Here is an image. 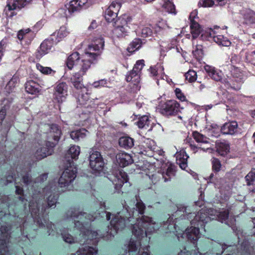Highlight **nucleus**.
I'll return each mask as SVG.
<instances>
[{
  "label": "nucleus",
  "instance_id": "f257e3e1",
  "mask_svg": "<svg viewBox=\"0 0 255 255\" xmlns=\"http://www.w3.org/2000/svg\"><path fill=\"white\" fill-rule=\"evenodd\" d=\"M121 212H118L114 215L110 221L111 229H108L104 234H101L93 230L92 222L94 221L96 217L90 214L80 212L79 209L71 207L67 211L66 214L67 219L73 220L74 228L80 232V235L85 240L84 243L92 244L97 246L100 239L108 241L114 237V234H117L120 229L125 228L127 222L131 221V217H122ZM130 216V214H129Z\"/></svg>",
  "mask_w": 255,
  "mask_h": 255
},
{
  "label": "nucleus",
  "instance_id": "f03ea898",
  "mask_svg": "<svg viewBox=\"0 0 255 255\" xmlns=\"http://www.w3.org/2000/svg\"><path fill=\"white\" fill-rule=\"evenodd\" d=\"M39 198L34 199L37 197L34 194L32 196V200L29 202V210L33 222L40 228L46 227L47 234L48 235H54L55 231L52 229L54 225L49 220V212L47 211L49 208H54L59 197V193L57 192L51 193L47 198V201L43 203V197L39 191Z\"/></svg>",
  "mask_w": 255,
  "mask_h": 255
},
{
  "label": "nucleus",
  "instance_id": "7ed1b4c3",
  "mask_svg": "<svg viewBox=\"0 0 255 255\" xmlns=\"http://www.w3.org/2000/svg\"><path fill=\"white\" fill-rule=\"evenodd\" d=\"M105 41L103 37L96 38L86 49L85 54L81 57L78 52H73L67 58L66 61L69 70L75 67L80 70L83 74L90 68L92 64L95 63L104 49Z\"/></svg>",
  "mask_w": 255,
  "mask_h": 255
},
{
  "label": "nucleus",
  "instance_id": "20e7f679",
  "mask_svg": "<svg viewBox=\"0 0 255 255\" xmlns=\"http://www.w3.org/2000/svg\"><path fill=\"white\" fill-rule=\"evenodd\" d=\"M80 153L79 146L73 145L69 149L64 163V170L58 180L60 187H66L71 183L77 176V167L73 159H77Z\"/></svg>",
  "mask_w": 255,
  "mask_h": 255
},
{
  "label": "nucleus",
  "instance_id": "39448f33",
  "mask_svg": "<svg viewBox=\"0 0 255 255\" xmlns=\"http://www.w3.org/2000/svg\"><path fill=\"white\" fill-rule=\"evenodd\" d=\"M198 214L191 222V225L194 226H191L185 230L188 240L193 244L197 243L200 238V230H203L206 233L211 227V222L214 220V218L212 220L206 213L200 212Z\"/></svg>",
  "mask_w": 255,
  "mask_h": 255
},
{
  "label": "nucleus",
  "instance_id": "423d86ee",
  "mask_svg": "<svg viewBox=\"0 0 255 255\" xmlns=\"http://www.w3.org/2000/svg\"><path fill=\"white\" fill-rule=\"evenodd\" d=\"M144 65L143 59L137 60L132 69L128 71L126 75L125 80L129 83L127 87L129 93L127 96H128V102L134 100L135 97V94H136L140 89V74Z\"/></svg>",
  "mask_w": 255,
  "mask_h": 255
},
{
  "label": "nucleus",
  "instance_id": "0eeeda50",
  "mask_svg": "<svg viewBox=\"0 0 255 255\" xmlns=\"http://www.w3.org/2000/svg\"><path fill=\"white\" fill-rule=\"evenodd\" d=\"M62 131L60 127L55 124L50 126V131L48 134L49 139H53L55 142L45 141L43 146L37 149L34 153V156L37 160H40L47 156L51 155L54 152V148L59 141Z\"/></svg>",
  "mask_w": 255,
  "mask_h": 255
},
{
  "label": "nucleus",
  "instance_id": "6e6552de",
  "mask_svg": "<svg viewBox=\"0 0 255 255\" xmlns=\"http://www.w3.org/2000/svg\"><path fill=\"white\" fill-rule=\"evenodd\" d=\"M86 87L74 92V96L76 97L79 104L87 109L85 113L93 112L99 105V99L94 96L91 95Z\"/></svg>",
  "mask_w": 255,
  "mask_h": 255
},
{
  "label": "nucleus",
  "instance_id": "1a4fd4ad",
  "mask_svg": "<svg viewBox=\"0 0 255 255\" xmlns=\"http://www.w3.org/2000/svg\"><path fill=\"white\" fill-rule=\"evenodd\" d=\"M160 113L165 116H176L183 109L180 104L176 100H170L159 105Z\"/></svg>",
  "mask_w": 255,
  "mask_h": 255
},
{
  "label": "nucleus",
  "instance_id": "9d476101",
  "mask_svg": "<svg viewBox=\"0 0 255 255\" xmlns=\"http://www.w3.org/2000/svg\"><path fill=\"white\" fill-rule=\"evenodd\" d=\"M10 226L3 225L0 227V255H8V244L11 237Z\"/></svg>",
  "mask_w": 255,
  "mask_h": 255
},
{
  "label": "nucleus",
  "instance_id": "9b49d317",
  "mask_svg": "<svg viewBox=\"0 0 255 255\" xmlns=\"http://www.w3.org/2000/svg\"><path fill=\"white\" fill-rule=\"evenodd\" d=\"M93 4L91 0H71L65 5L70 14L87 9Z\"/></svg>",
  "mask_w": 255,
  "mask_h": 255
},
{
  "label": "nucleus",
  "instance_id": "f8f14e48",
  "mask_svg": "<svg viewBox=\"0 0 255 255\" xmlns=\"http://www.w3.org/2000/svg\"><path fill=\"white\" fill-rule=\"evenodd\" d=\"M68 85L65 82H58L54 88L53 99L59 104L65 101L68 96Z\"/></svg>",
  "mask_w": 255,
  "mask_h": 255
},
{
  "label": "nucleus",
  "instance_id": "ddd939ff",
  "mask_svg": "<svg viewBox=\"0 0 255 255\" xmlns=\"http://www.w3.org/2000/svg\"><path fill=\"white\" fill-rule=\"evenodd\" d=\"M114 27L113 34L118 38L124 37L128 35L129 26L128 21L124 18H118L113 23Z\"/></svg>",
  "mask_w": 255,
  "mask_h": 255
},
{
  "label": "nucleus",
  "instance_id": "4468645a",
  "mask_svg": "<svg viewBox=\"0 0 255 255\" xmlns=\"http://www.w3.org/2000/svg\"><path fill=\"white\" fill-rule=\"evenodd\" d=\"M51 37L43 40L34 53L35 59L39 61L44 55L49 53L54 44H56Z\"/></svg>",
  "mask_w": 255,
  "mask_h": 255
},
{
  "label": "nucleus",
  "instance_id": "2eb2a0df",
  "mask_svg": "<svg viewBox=\"0 0 255 255\" xmlns=\"http://www.w3.org/2000/svg\"><path fill=\"white\" fill-rule=\"evenodd\" d=\"M91 168L96 172L102 171L104 167V161L101 153L98 151L93 152L89 156Z\"/></svg>",
  "mask_w": 255,
  "mask_h": 255
},
{
  "label": "nucleus",
  "instance_id": "dca6fc26",
  "mask_svg": "<svg viewBox=\"0 0 255 255\" xmlns=\"http://www.w3.org/2000/svg\"><path fill=\"white\" fill-rule=\"evenodd\" d=\"M36 33L29 28L22 29L17 32V38L21 43L29 45L35 37Z\"/></svg>",
  "mask_w": 255,
  "mask_h": 255
},
{
  "label": "nucleus",
  "instance_id": "f3484780",
  "mask_svg": "<svg viewBox=\"0 0 255 255\" xmlns=\"http://www.w3.org/2000/svg\"><path fill=\"white\" fill-rule=\"evenodd\" d=\"M85 74L83 73V71L79 70L78 72L74 73L71 77L70 81L75 91H79L85 87L83 83V76Z\"/></svg>",
  "mask_w": 255,
  "mask_h": 255
},
{
  "label": "nucleus",
  "instance_id": "a211bd4d",
  "mask_svg": "<svg viewBox=\"0 0 255 255\" xmlns=\"http://www.w3.org/2000/svg\"><path fill=\"white\" fill-rule=\"evenodd\" d=\"M116 160L120 166L125 167L133 162L130 154L125 152H120L116 155Z\"/></svg>",
  "mask_w": 255,
  "mask_h": 255
},
{
  "label": "nucleus",
  "instance_id": "6ab92c4d",
  "mask_svg": "<svg viewBox=\"0 0 255 255\" xmlns=\"http://www.w3.org/2000/svg\"><path fill=\"white\" fill-rule=\"evenodd\" d=\"M238 124L236 121L225 123L221 127V131L224 134H234L237 131Z\"/></svg>",
  "mask_w": 255,
  "mask_h": 255
},
{
  "label": "nucleus",
  "instance_id": "aec40b11",
  "mask_svg": "<svg viewBox=\"0 0 255 255\" xmlns=\"http://www.w3.org/2000/svg\"><path fill=\"white\" fill-rule=\"evenodd\" d=\"M189 156L184 150H180L176 154V163L182 170H186L188 167L187 159Z\"/></svg>",
  "mask_w": 255,
  "mask_h": 255
},
{
  "label": "nucleus",
  "instance_id": "412c9836",
  "mask_svg": "<svg viewBox=\"0 0 255 255\" xmlns=\"http://www.w3.org/2000/svg\"><path fill=\"white\" fill-rule=\"evenodd\" d=\"M116 177L117 179V182L114 184L115 189L118 190L123 187L124 183L128 182V178L127 173L122 169L118 171Z\"/></svg>",
  "mask_w": 255,
  "mask_h": 255
},
{
  "label": "nucleus",
  "instance_id": "4be33fe9",
  "mask_svg": "<svg viewBox=\"0 0 255 255\" xmlns=\"http://www.w3.org/2000/svg\"><path fill=\"white\" fill-rule=\"evenodd\" d=\"M211 164L212 170L213 172L210 175L208 179L210 182L212 183L214 182V173L216 174L218 173L221 170L222 165L221 161L216 157H213L211 159Z\"/></svg>",
  "mask_w": 255,
  "mask_h": 255
},
{
  "label": "nucleus",
  "instance_id": "5701e85b",
  "mask_svg": "<svg viewBox=\"0 0 255 255\" xmlns=\"http://www.w3.org/2000/svg\"><path fill=\"white\" fill-rule=\"evenodd\" d=\"M205 71L208 76L216 81H220L222 79V75L220 72H219L214 67L206 65L204 66Z\"/></svg>",
  "mask_w": 255,
  "mask_h": 255
},
{
  "label": "nucleus",
  "instance_id": "b1692460",
  "mask_svg": "<svg viewBox=\"0 0 255 255\" xmlns=\"http://www.w3.org/2000/svg\"><path fill=\"white\" fill-rule=\"evenodd\" d=\"M151 121L148 116L143 115L138 118L137 121L135 123L136 126L139 128H145L148 131L151 130L152 127L150 126Z\"/></svg>",
  "mask_w": 255,
  "mask_h": 255
},
{
  "label": "nucleus",
  "instance_id": "393cba45",
  "mask_svg": "<svg viewBox=\"0 0 255 255\" xmlns=\"http://www.w3.org/2000/svg\"><path fill=\"white\" fill-rule=\"evenodd\" d=\"M169 27L166 21L162 19L159 21L154 27L155 32L160 36H165L168 34Z\"/></svg>",
  "mask_w": 255,
  "mask_h": 255
},
{
  "label": "nucleus",
  "instance_id": "a878e982",
  "mask_svg": "<svg viewBox=\"0 0 255 255\" xmlns=\"http://www.w3.org/2000/svg\"><path fill=\"white\" fill-rule=\"evenodd\" d=\"M68 34L67 28L65 26H62L60 27L57 32H54L51 35L50 37L53 39L55 43H58L61 41Z\"/></svg>",
  "mask_w": 255,
  "mask_h": 255
},
{
  "label": "nucleus",
  "instance_id": "bb28decb",
  "mask_svg": "<svg viewBox=\"0 0 255 255\" xmlns=\"http://www.w3.org/2000/svg\"><path fill=\"white\" fill-rule=\"evenodd\" d=\"M216 151L222 156H225L230 152V147L229 143L217 141L215 143Z\"/></svg>",
  "mask_w": 255,
  "mask_h": 255
},
{
  "label": "nucleus",
  "instance_id": "cd10ccee",
  "mask_svg": "<svg viewBox=\"0 0 255 255\" xmlns=\"http://www.w3.org/2000/svg\"><path fill=\"white\" fill-rule=\"evenodd\" d=\"M25 89L27 93L32 95L37 94L40 91L39 85L33 80H29L25 84Z\"/></svg>",
  "mask_w": 255,
  "mask_h": 255
},
{
  "label": "nucleus",
  "instance_id": "c85d7f7f",
  "mask_svg": "<svg viewBox=\"0 0 255 255\" xmlns=\"http://www.w3.org/2000/svg\"><path fill=\"white\" fill-rule=\"evenodd\" d=\"M247 185L249 187V190L255 192V169H252L245 176Z\"/></svg>",
  "mask_w": 255,
  "mask_h": 255
},
{
  "label": "nucleus",
  "instance_id": "c756f323",
  "mask_svg": "<svg viewBox=\"0 0 255 255\" xmlns=\"http://www.w3.org/2000/svg\"><path fill=\"white\" fill-rule=\"evenodd\" d=\"M119 144L121 147L128 149L134 145V139L128 136H122L119 139Z\"/></svg>",
  "mask_w": 255,
  "mask_h": 255
},
{
  "label": "nucleus",
  "instance_id": "7c9ffc66",
  "mask_svg": "<svg viewBox=\"0 0 255 255\" xmlns=\"http://www.w3.org/2000/svg\"><path fill=\"white\" fill-rule=\"evenodd\" d=\"M144 43L140 38H135L130 43L127 50L128 52L131 54L139 49Z\"/></svg>",
  "mask_w": 255,
  "mask_h": 255
},
{
  "label": "nucleus",
  "instance_id": "2f4dec72",
  "mask_svg": "<svg viewBox=\"0 0 255 255\" xmlns=\"http://www.w3.org/2000/svg\"><path fill=\"white\" fill-rule=\"evenodd\" d=\"M191 33L192 39H196L202 32V28L201 25L196 21L193 20L191 21L190 24Z\"/></svg>",
  "mask_w": 255,
  "mask_h": 255
},
{
  "label": "nucleus",
  "instance_id": "473e14b6",
  "mask_svg": "<svg viewBox=\"0 0 255 255\" xmlns=\"http://www.w3.org/2000/svg\"><path fill=\"white\" fill-rule=\"evenodd\" d=\"M243 83L241 78L235 77V75H233V79L231 80L230 81H228L227 85L228 86V88L230 87L235 91H239L241 89Z\"/></svg>",
  "mask_w": 255,
  "mask_h": 255
},
{
  "label": "nucleus",
  "instance_id": "72a5a7b5",
  "mask_svg": "<svg viewBox=\"0 0 255 255\" xmlns=\"http://www.w3.org/2000/svg\"><path fill=\"white\" fill-rule=\"evenodd\" d=\"M88 130L84 128L78 130L72 131L70 133V137L76 141L83 139L86 136V133Z\"/></svg>",
  "mask_w": 255,
  "mask_h": 255
},
{
  "label": "nucleus",
  "instance_id": "f704fd0d",
  "mask_svg": "<svg viewBox=\"0 0 255 255\" xmlns=\"http://www.w3.org/2000/svg\"><path fill=\"white\" fill-rule=\"evenodd\" d=\"M76 254L77 255H97L98 250L96 246L94 248L86 246L84 248L79 249Z\"/></svg>",
  "mask_w": 255,
  "mask_h": 255
},
{
  "label": "nucleus",
  "instance_id": "c9c22d12",
  "mask_svg": "<svg viewBox=\"0 0 255 255\" xmlns=\"http://www.w3.org/2000/svg\"><path fill=\"white\" fill-rule=\"evenodd\" d=\"M76 254L77 255H97L98 250L96 246L94 248L86 246L84 248L79 249Z\"/></svg>",
  "mask_w": 255,
  "mask_h": 255
},
{
  "label": "nucleus",
  "instance_id": "e433bc0d",
  "mask_svg": "<svg viewBox=\"0 0 255 255\" xmlns=\"http://www.w3.org/2000/svg\"><path fill=\"white\" fill-rule=\"evenodd\" d=\"M16 220L17 221V222L19 223V227L20 228V230L21 233V235L22 237L25 238L24 241L27 243L28 244L30 242V239L28 237V234H26L24 235V224L26 223V220L25 218H20L18 217V216L17 217Z\"/></svg>",
  "mask_w": 255,
  "mask_h": 255
},
{
  "label": "nucleus",
  "instance_id": "4c0bfd02",
  "mask_svg": "<svg viewBox=\"0 0 255 255\" xmlns=\"http://www.w3.org/2000/svg\"><path fill=\"white\" fill-rule=\"evenodd\" d=\"M214 40L218 45L223 46H230L231 44V42L226 37L223 35H217L214 37Z\"/></svg>",
  "mask_w": 255,
  "mask_h": 255
},
{
  "label": "nucleus",
  "instance_id": "58836bf2",
  "mask_svg": "<svg viewBox=\"0 0 255 255\" xmlns=\"http://www.w3.org/2000/svg\"><path fill=\"white\" fill-rule=\"evenodd\" d=\"M192 136L197 142L203 143H209V138L197 131H194L192 132Z\"/></svg>",
  "mask_w": 255,
  "mask_h": 255
},
{
  "label": "nucleus",
  "instance_id": "ea45409f",
  "mask_svg": "<svg viewBox=\"0 0 255 255\" xmlns=\"http://www.w3.org/2000/svg\"><path fill=\"white\" fill-rule=\"evenodd\" d=\"M176 218H174L173 216H170L166 222L163 221V227L170 230L172 228L176 229Z\"/></svg>",
  "mask_w": 255,
  "mask_h": 255
},
{
  "label": "nucleus",
  "instance_id": "a19ab883",
  "mask_svg": "<svg viewBox=\"0 0 255 255\" xmlns=\"http://www.w3.org/2000/svg\"><path fill=\"white\" fill-rule=\"evenodd\" d=\"M193 54L197 61L199 62H201L204 56L202 46L197 44L196 46L195 49L193 51Z\"/></svg>",
  "mask_w": 255,
  "mask_h": 255
},
{
  "label": "nucleus",
  "instance_id": "79ce46f5",
  "mask_svg": "<svg viewBox=\"0 0 255 255\" xmlns=\"http://www.w3.org/2000/svg\"><path fill=\"white\" fill-rule=\"evenodd\" d=\"M194 245V250L191 251H187L185 247L184 248L183 250L178 253V255H203L199 251V249L197 248V243L193 244Z\"/></svg>",
  "mask_w": 255,
  "mask_h": 255
},
{
  "label": "nucleus",
  "instance_id": "37998d69",
  "mask_svg": "<svg viewBox=\"0 0 255 255\" xmlns=\"http://www.w3.org/2000/svg\"><path fill=\"white\" fill-rule=\"evenodd\" d=\"M18 81V77L15 75H13L6 85L5 88L8 93L13 91Z\"/></svg>",
  "mask_w": 255,
  "mask_h": 255
},
{
  "label": "nucleus",
  "instance_id": "c03bdc74",
  "mask_svg": "<svg viewBox=\"0 0 255 255\" xmlns=\"http://www.w3.org/2000/svg\"><path fill=\"white\" fill-rule=\"evenodd\" d=\"M36 67L37 70L45 75H51L54 76L56 73V71L52 70L50 67H44L39 63H37Z\"/></svg>",
  "mask_w": 255,
  "mask_h": 255
},
{
  "label": "nucleus",
  "instance_id": "a18cd8bd",
  "mask_svg": "<svg viewBox=\"0 0 255 255\" xmlns=\"http://www.w3.org/2000/svg\"><path fill=\"white\" fill-rule=\"evenodd\" d=\"M61 236L63 239V240L69 244L74 243V239L73 237L68 233V230L67 229H63L60 230Z\"/></svg>",
  "mask_w": 255,
  "mask_h": 255
},
{
  "label": "nucleus",
  "instance_id": "49530a36",
  "mask_svg": "<svg viewBox=\"0 0 255 255\" xmlns=\"http://www.w3.org/2000/svg\"><path fill=\"white\" fill-rule=\"evenodd\" d=\"M163 7L167 10L169 13L176 14L175 6L173 2L169 0H166L165 1L163 5Z\"/></svg>",
  "mask_w": 255,
  "mask_h": 255
},
{
  "label": "nucleus",
  "instance_id": "de8ad7c7",
  "mask_svg": "<svg viewBox=\"0 0 255 255\" xmlns=\"http://www.w3.org/2000/svg\"><path fill=\"white\" fill-rule=\"evenodd\" d=\"M114 13L112 12V10H110V8H107L105 11V18L106 20L108 22H113L115 19L117 17L118 15L115 13L114 15Z\"/></svg>",
  "mask_w": 255,
  "mask_h": 255
},
{
  "label": "nucleus",
  "instance_id": "09e8293b",
  "mask_svg": "<svg viewBox=\"0 0 255 255\" xmlns=\"http://www.w3.org/2000/svg\"><path fill=\"white\" fill-rule=\"evenodd\" d=\"M186 80L190 83L195 82L197 78V73L193 70H189L185 74Z\"/></svg>",
  "mask_w": 255,
  "mask_h": 255
},
{
  "label": "nucleus",
  "instance_id": "8fccbe9b",
  "mask_svg": "<svg viewBox=\"0 0 255 255\" xmlns=\"http://www.w3.org/2000/svg\"><path fill=\"white\" fill-rule=\"evenodd\" d=\"M153 34L152 29L148 26L143 27L141 29L140 36L143 38L151 37Z\"/></svg>",
  "mask_w": 255,
  "mask_h": 255
},
{
  "label": "nucleus",
  "instance_id": "3c124183",
  "mask_svg": "<svg viewBox=\"0 0 255 255\" xmlns=\"http://www.w3.org/2000/svg\"><path fill=\"white\" fill-rule=\"evenodd\" d=\"M241 248L244 251V253L242 255H255V253L253 252L251 253V248L249 243L247 242H243L241 244ZM226 255H232L230 254H227Z\"/></svg>",
  "mask_w": 255,
  "mask_h": 255
},
{
  "label": "nucleus",
  "instance_id": "603ef678",
  "mask_svg": "<svg viewBox=\"0 0 255 255\" xmlns=\"http://www.w3.org/2000/svg\"><path fill=\"white\" fill-rule=\"evenodd\" d=\"M244 19L250 23H255V12L252 10L246 12L244 14Z\"/></svg>",
  "mask_w": 255,
  "mask_h": 255
},
{
  "label": "nucleus",
  "instance_id": "864d4df0",
  "mask_svg": "<svg viewBox=\"0 0 255 255\" xmlns=\"http://www.w3.org/2000/svg\"><path fill=\"white\" fill-rule=\"evenodd\" d=\"M121 6V3L114 1L108 8H110V10H112L113 13H116L118 15ZM114 15H115V14H114Z\"/></svg>",
  "mask_w": 255,
  "mask_h": 255
},
{
  "label": "nucleus",
  "instance_id": "5fc2aeb1",
  "mask_svg": "<svg viewBox=\"0 0 255 255\" xmlns=\"http://www.w3.org/2000/svg\"><path fill=\"white\" fill-rule=\"evenodd\" d=\"M8 43V40L6 38L2 39L0 41V62L1 61L2 58L4 55L5 48Z\"/></svg>",
  "mask_w": 255,
  "mask_h": 255
},
{
  "label": "nucleus",
  "instance_id": "6e6d98bb",
  "mask_svg": "<svg viewBox=\"0 0 255 255\" xmlns=\"http://www.w3.org/2000/svg\"><path fill=\"white\" fill-rule=\"evenodd\" d=\"M174 93L176 98L180 101L185 102L187 101L186 96L180 88H176L174 89Z\"/></svg>",
  "mask_w": 255,
  "mask_h": 255
},
{
  "label": "nucleus",
  "instance_id": "4d7b16f0",
  "mask_svg": "<svg viewBox=\"0 0 255 255\" xmlns=\"http://www.w3.org/2000/svg\"><path fill=\"white\" fill-rule=\"evenodd\" d=\"M158 67L156 65L150 66V68L148 69L150 76L155 79H157V81H158L157 78L158 75Z\"/></svg>",
  "mask_w": 255,
  "mask_h": 255
},
{
  "label": "nucleus",
  "instance_id": "13d9d810",
  "mask_svg": "<svg viewBox=\"0 0 255 255\" xmlns=\"http://www.w3.org/2000/svg\"><path fill=\"white\" fill-rule=\"evenodd\" d=\"M23 183L26 186L29 185L32 183V176L31 174L27 172L22 176Z\"/></svg>",
  "mask_w": 255,
  "mask_h": 255
},
{
  "label": "nucleus",
  "instance_id": "bf43d9fd",
  "mask_svg": "<svg viewBox=\"0 0 255 255\" xmlns=\"http://www.w3.org/2000/svg\"><path fill=\"white\" fill-rule=\"evenodd\" d=\"M136 208H137L138 214L143 215L145 209V206L141 201H138L136 203Z\"/></svg>",
  "mask_w": 255,
  "mask_h": 255
},
{
  "label": "nucleus",
  "instance_id": "052dcab7",
  "mask_svg": "<svg viewBox=\"0 0 255 255\" xmlns=\"http://www.w3.org/2000/svg\"><path fill=\"white\" fill-rule=\"evenodd\" d=\"M107 80L106 79H101L97 81H95L92 84V86L96 88H101L106 86L107 84Z\"/></svg>",
  "mask_w": 255,
  "mask_h": 255
},
{
  "label": "nucleus",
  "instance_id": "680f3d73",
  "mask_svg": "<svg viewBox=\"0 0 255 255\" xmlns=\"http://www.w3.org/2000/svg\"><path fill=\"white\" fill-rule=\"evenodd\" d=\"M213 31L210 29L208 31H203L201 33L200 38L202 40H207L210 37H212Z\"/></svg>",
  "mask_w": 255,
  "mask_h": 255
},
{
  "label": "nucleus",
  "instance_id": "e2e57ef3",
  "mask_svg": "<svg viewBox=\"0 0 255 255\" xmlns=\"http://www.w3.org/2000/svg\"><path fill=\"white\" fill-rule=\"evenodd\" d=\"M229 215V211L228 210H225L223 211L219 212L218 215L219 219L222 222L226 221Z\"/></svg>",
  "mask_w": 255,
  "mask_h": 255
},
{
  "label": "nucleus",
  "instance_id": "0e129e2a",
  "mask_svg": "<svg viewBox=\"0 0 255 255\" xmlns=\"http://www.w3.org/2000/svg\"><path fill=\"white\" fill-rule=\"evenodd\" d=\"M6 183H11L15 179V174L14 172H10L5 176Z\"/></svg>",
  "mask_w": 255,
  "mask_h": 255
},
{
  "label": "nucleus",
  "instance_id": "69168bd1",
  "mask_svg": "<svg viewBox=\"0 0 255 255\" xmlns=\"http://www.w3.org/2000/svg\"><path fill=\"white\" fill-rule=\"evenodd\" d=\"M18 199L23 204V208H24V210H26L27 209V200L25 198V197L24 195H20V196H19L18 197Z\"/></svg>",
  "mask_w": 255,
  "mask_h": 255
},
{
  "label": "nucleus",
  "instance_id": "338daca9",
  "mask_svg": "<svg viewBox=\"0 0 255 255\" xmlns=\"http://www.w3.org/2000/svg\"><path fill=\"white\" fill-rule=\"evenodd\" d=\"M15 193L16 195H24V190L22 187L20 186L15 185Z\"/></svg>",
  "mask_w": 255,
  "mask_h": 255
},
{
  "label": "nucleus",
  "instance_id": "774afa93",
  "mask_svg": "<svg viewBox=\"0 0 255 255\" xmlns=\"http://www.w3.org/2000/svg\"><path fill=\"white\" fill-rule=\"evenodd\" d=\"M6 114V110L5 109H1L0 111V125H1L2 121L4 119Z\"/></svg>",
  "mask_w": 255,
  "mask_h": 255
}]
</instances>
